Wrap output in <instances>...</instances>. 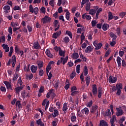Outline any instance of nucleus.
Listing matches in <instances>:
<instances>
[{"mask_svg":"<svg viewBox=\"0 0 126 126\" xmlns=\"http://www.w3.org/2000/svg\"><path fill=\"white\" fill-rule=\"evenodd\" d=\"M54 91H55V90L54 89H51L49 91V92L47 93V94H46V98H47V99H49V98H50L51 97V96L53 98H55V97H56V96H57V94H56V93H55V92H54Z\"/></svg>","mask_w":126,"mask_h":126,"instance_id":"f257e3e1","label":"nucleus"},{"mask_svg":"<svg viewBox=\"0 0 126 126\" xmlns=\"http://www.w3.org/2000/svg\"><path fill=\"white\" fill-rule=\"evenodd\" d=\"M122 89H123V84L121 83L117 84L116 85V90L117 91L116 94L118 95V96L121 95V90H122Z\"/></svg>","mask_w":126,"mask_h":126,"instance_id":"f03ea898","label":"nucleus"},{"mask_svg":"<svg viewBox=\"0 0 126 126\" xmlns=\"http://www.w3.org/2000/svg\"><path fill=\"white\" fill-rule=\"evenodd\" d=\"M30 12H32L33 13L34 12V14H38V12H39V8L38 7L33 8V6L32 5H30L29 6Z\"/></svg>","mask_w":126,"mask_h":126,"instance_id":"7ed1b4c3","label":"nucleus"},{"mask_svg":"<svg viewBox=\"0 0 126 126\" xmlns=\"http://www.w3.org/2000/svg\"><path fill=\"white\" fill-rule=\"evenodd\" d=\"M94 46L95 47V50H99V49H101L102 48V46H103V43H97V41L95 40L94 41Z\"/></svg>","mask_w":126,"mask_h":126,"instance_id":"20e7f679","label":"nucleus"},{"mask_svg":"<svg viewBox=\"0 0 126 126\" xmlns=\"http://www.w3.org/2000/svg\"><path fill=\"white\" fill-rule=\"evenodd\" d=\"M15 52L18 55H21V57H22V56H23V54H24V52H23V51H19V49L17 45H16L15 47Z\"/></svg>","mask_w":126,"mask_h":126,"instance_id":"39448f33","label":"nucleus"},{"mask_svg":"<svg viewBox=\"0 0 126 126\" xmlns=\"http://www.w3.org/2000/svg\"><path fill=\"white\" fill-rule=\"evenodd\" d=\"M109 83H116L117 82V77H112L110 76L108 78Z\"/></svg>","mask_w":126,"mask_h":126,"instance_id":"423d86ee","label":"nucleus"},{"mask_svg":"<svg viewBox=\"0 0 126 126\" xmlns=\"http://www.w3.org/2000/svg\"><path fill=\"white\" fill-rule=\"evenodd\" d=\"M117 121V117H116V116L113 115L110 119V124H111V126H116L115 125V122Z\"/></svg>","mask_w":126,"mask_h":126,"instance_id":"0eeeda50","label":"nucleus"},{"mask_svg":"<svg viewBox=\"0 0 126 126\" xmlns=\"http://www.w3.org/2000/svg\"><path fill=\"white\" fill-rule=\"evenodd\" d=\"M97 110L98 106L97 105H94L90 110V113H91V114H94V113H96Z\"/></svg>","mask_w":126,"mask_h":126,"instance_id":"6e6552de","label":"nucleus"},{"mask_svg":"<svg viewBox=\"0 0 126 126\" xmlns=\"http://www.w3.org/2000/svg\"><path fill=\"white\" fill-rule=\"evenodd\" d=\"M83 19H87V20H91V16L87 15V13L83 14L82 16Z\"/></svg>","mask_w":126,"mask_h":126,"instance_id":"1a4fd4ad","label":"nucleus"},{"mask_svg":"<svg viewBox=\"0 0 126 126\" xmlns=\"http://www.w3.org/2000/svg\"><path fill=\"white\" fill-rule=\"evenodd\" d=\"M42 22L43 24L45 23H47V22H51V18L49 17L48 16H46L44 18L42 19Z\"/></svg>","mask_w":126,"mask_h":126,"instance_id":"9d476101","label":"nucleus"},{"mask_svg":"<svg viewBox=\"0 0 126 126\" xmlns=\"http://www.w3.org/2000/svg\"><path fill=\"white\" fill-rule=\"evenodd\" d=\"M92 92L94 96H96L97 92V86L95 84L93 85Z\"/></svg>","mask_w":126,"mask_h":126,"instance_id":"9b49d317","label":"nucleus"},{"mask_svg":"<svg viewBox=\"0 0 126 126\" xmlns=\"http://www.w3.org/2000/svg\"><path fill=\"white\" fill-rule=\"evenodd\" d=\"M3 83L6 86L7 89L8 90L10 89V90H12V87H11V84L9 82L4 81Z\"/></svg>","mask_w":126,"mask_h":126,"instance_id":"f8f14e48","label":"nucleus"},{"mask_svg":"<svg viewBox=\"0 0 126 126\" xmlns=\"http://www.w3.org/2000/svg\"><path fill=\"white\" fill-rule=\"evenodd\" d=\"M68 60V57H66L65 58L63 57L61 58V63H63V64L64 65L66 63H67V61Z\"/></svg>","mask_w":126,"mask_h":126,"instance_id":"ddd939ff","label":"nucleus"},{"mask_svg":"<svg viewBox=\"0 0 126 126\" xmlns=\"http://www.w3.org/2000/svg\"><path fill=\"white\" fill-rule=\"evenodd\" d=\"M62 34V31H60L59 32H55L52 35V38H54V39H57L58 37H59Z\"/></svg>","mask_w":126,"mask_h":126,"instance_id":"4468645a","label":"nucleus"},{"mask_svg":"<svg viewBox=\"0 0 126 126\" xmlns=\"http://www.w3.org/2000/svg\"><path fill=\"white\" fill-rule=\"evenodd\" d=\"M37 69H38V68L36 65H32L31 66V70L32 73H36Z\"/></svg>","mask_w":126,"mask_h":126,"instance_id":"2eb2a0df","label":"nucleus"},{"mask_svg":"<svg viewBox=\"0 0 126 126\" xmlns=\"http://www.w3.org/2000/svg\"><path fill=\"white\" fill-rule=\"evenodd\" d=\"M16 63V57L15 55H13L12 57V67L15 66V64Z\"/></svg>","mask_w":126,"mask_h":126,"instance_id":"dca6fc26","label":"nucleus"},{"mask_svg":"<svg viewBox=\"0 0 126 126\" xmlns=\"http://www.w3.org/2000/svg\"><path fill=\"white\" fill-rule=\"evenodd\" d=\"M83 115H86L87 116L89 114V109L87 107H85L81 110Z\"/></svg>","mask_w":126,"mask_h":126,"instance_id":"f3484780","label":"nucleus"},{"mask_svg":"<svg viewBox=\"0 0 126 126\" xmlns=\"http://www.w3.org/2000/svg\"><path fill=\"white\" fill-rule=\"evenodd\" d=\"M55 63V62L54 61H50L47 67H46V69L48 70H51V69H52V64H54Z\"/></svg>","mask_w":126,"mask_h":126,"instance_id":"a211bd4d","label":"nucleus"},{"mask_svg":"<svg viewBox=\"0 0 126 126\" xmlns=\"http://www.w3.org/2000/svg\"><path fill=\"white\" fill-rule=\"evenodd\" d=\"M35 123H36V125H38V126H45V125L44 124L43 122H42V119H39L36 120Z\"/></svg>","mask_w":126,"mask_h":126,"instance_id":"6ab92c4d","label":"nucleus"},{"mask_svg":"<svg viewBox=\"0 0 126 126\" xmlns=\"http://www.w3.org/2000/svg\"><path fill=\"white\" fill-rule=\"evenodd\" d=\"M71 57L73 60H77L79 58V55H78V53L75 52L72 54Z\"/></svg>","mask_w":126,"mask_h":126,"instance_id":"aec40b11","label":"nucleus"},{"mask_svg":"<svg viewBox=\"0 0 126 126\" xmlns=\"http://www.w3.org/2000/svg\"><path fill=\"white\" fill-rule=\"evenodd\" d=\"M45 54L46 55V56H47L48 57V58H50V59L53 58V54H52V53H51V51L49 50H46V52H45Z\"/></svg>","mask_w":126,"mask_h":126,"instance_id":"412c9836","label":"nucleus"},{"mask_svg":"<svg viewBox=\"0 0 126 126\" xmlns=\"http://www.w3.org/2000/svg\"><path fill=\"white\" fill-rule=\"evenodd\" d=\"M4 9V12L5 13V14H7V13H8V10L10 9V7L9 5H5L3 7Z\"/></svg>","mask_w":126,"mask_h":126,"instance_id":"4be33fe9","label":"nucleus"},{"mask_svg":"<svg viewBox=\"0 0 126 126\" xmlns=\"http://www.w3.org/2000/svg\"><path fill=\"white\" fill-rule=\"evenodd\" d=\"M117 111H118L116 112V116L117 117H120L123 115V110H120V108H117Z\"/></svg>","mask_w":126,"mask_h":126,"instance_id":"5701e85b","label":"nucleus"},{"mask_svg":"<svg viewBox=\"0 0 126 126\" xmlns=\"http://www.w3.org/2000/svg\"><path fill=\"white\" fill-rule=\"evenodd\" d=\"M99 126H109L107 122L105 120H101L100 121Z\"/></svg>","mask_w":126,"mask_h":126,"instance_id":"b1692460","label":"nucleus"},{"mask_svg":"<svg viewBox=\"0 0 126 126\" xmlns=\"http://www.w3.org/2000/svg\"><path fill=\"white\" fill-rule=\"evenodd\" d=\"M121 61H122V58H121V57H120L119 56H118L117 58V62L118 63V67H120V68L122 65V63H121Z\"/></svg>","mask_w":126,"mask_h":126,"instance_id":"393cba45","label":"nucleus"},{"mask_svg":"<svg viewBox=\"0 0 126 126\" xmlns=\"http://www.w3.org/2000/svg\"><path fill=\"white\" fill-rule=\"evenodd\" d=\"M92 51H93V48H92L91 46H89L87 47L85 52V53H91Z\"/></svg>","mask_w":126,"mask_h":126,"instance_id":"a878e982","label":"nucleus"},{"mask_svg":"<svg viewBox=\"0 0 126 126\" xmlns=\"http://www.w3.org/2000/svg\"><path fill=\"white\" fill-rule=\"evenodd\" d=\"M23 89V87H22V86H20V87H16L15 90L16 91V94H19V92H20V91H21V90H22V89Z\"/></svg>","mask_w":126,"mask_h":126,"instance_id":"bb28decb","label":"nucleus"},{"mask_svg":"<svg viewBox=\"0 0 126 126\" xmlns=\"http://www.w3.org/2000/svg\"><path fill=\"white\" fill-rule=\"evenodd\" d=\"M103 116L105 117H108V116H111V110L107 109L104 113Z\"/></svg>","mask_w":126,"mask_h":126,"instance_id":"cd10ccee","label":"nucleus"},{"mask_svg":"<svg viewBox=\"0 0 126 126\" xmlns=\"http://www.w3.org/2000/svg\"><path fill=\"white\" fill-rule=\"evenodd\" d=\"M2 46H4L3 49L5 50L6 53L9 52V47H8V45H7V44L5 45V44H3Z\"/></svg>","mask_w":126,"mask_h":126,"instance_id":"c85d7f7f","label":"nucleus"},{"mask_svg":"<svg viewBox=\"0 0 126 126\" xmlns=\"http://www.w3.org/2000/svg\"><path fill=\"white\" fill-rule=\"evenodd\" d=\"M102 28L103 31H107L109 28V25L107 24H104L102 25Z\"/></svg>","mask_w":126,"mask_h":126,"instance_id":"c756f323","label":"nucleus"},{"mask_svg":"<svg viewBox=\"0 0 126 126\" xmlns=\"http://www.w3.org/2000/svg\"><path fill=\"white\" fill-rule=\"evenodd\" d=\"M33 48L35 50H38L40 48V45L38 43V42H35L33 43Z\"/></svg>","mask_w":126,"mask_h":126,"instance_id":"7c9ffc66","label":"nucleus"},{"mask_svg":"<svg viewBox=\"0 0 126 126\" xmlns=\"http://www.w3.org/2000/svg\"><path fill=\"white\" fill-rule=\"evenodd\" d=\"M110 37L112 38V41H115L116 40L117 37L113 32H110Z\"/></svg>","mask_w":126,"mask_h":126,"instance_id":"2f4dec72","label":"nucleus"},{"mask_svg":"<svg viewBox=\"0 0 126 126\" xmlns=\"http://www.w3.org/2000/svg\"><path fill=\"white\" fill-rule=\"evenodd\" d=\"M114 18V16H113V13L112 12H108V21L112 20Z\"/></svg>","mask_w":126,"mask_h":126,"instance_id":"473e14b6","label":"nucleus"},{"mask_svg":"<svg viewBox=\"0 0 126 126\" xmlns=\"http://www.w3.org/2000/svg\"><path fill=\"white\" fill-rule=\"evenodd\" d=\"M88 74V68L87 66H85L84 68V75L86 76Z\"/></svg>","mask_w":126,"mask_h":126,"instance_id":"72a5a7b5","label":"nucleus"},{"mask_svg":"<svg viewBox=\"0 0 126 126\" xmlns=\"http://www.w3.org/2000/svg\"><path fill=\"white\" fill-rule=\"evenodd\" d=\"M90 79H91V78L90 76L88 75L86 78V82L87 86H89V84H90Z\"/></svg>","mask_w":126,"mask_h":126,"instance_id":"f704fd0d","label":"nucleus"},{"mask_svg":"<svg viewBox=\"0 0 126 126\" xmlns=\"http://www.w3.org/2000/svg\"><path fill=\"white\" fill-rule=\"evenodd\" d=\"M38 68L39 69H41L43 66H44V62L42 61H40L38 63Z\"/></svg>","mask_w":126,"mask_h":126,"instance_id":"c9c22d12","label":"nucleus"},{"mask_svg":"<svg viewBox=\"0 0 126 126\" xmlns=\"http://www.w3.org/2000/svg\"><path fill=\"white\" fill-rule=\"evenodd\" d=\"M82 31H85V28H84V27L77 29V33L81 34V32H82Z\"/></svg>","mask_w":126,"mask_h":126,"instance_id":"e433bc0d","label":"nucleus"},{"mask_svg":"<svg viewBox=\"0 0 126 126\" xmlns=\"http://www.w3.org/2000/svg\"><path fill=\"white\" fill-rule=\"evenodd\" d=\"M66 111H67V104L66 103H64L63 107V111L64 112V113L65 114V112H66Z\"/></svg>","mask_w":126,"mask_h":126,"instance_id":"4c0bfd02","label":"nucleus"},{"mask_svg":"<svg viewBox=\"0 0 126 126\" xmlns=\"http://www.w3.org/2000/svg\"><path fill=\"white\" fill-rule=\"evenodd\" d=\"M59 55L61 57H64V51L62 50V49L59 50Z\"/></svg>","mask_w":126,"mask_h":126,"instance_id":"58836bf2","label":"nucleus"},{"mask_svg":"<svg viewBox=\"0 0 126 126\" xmlns=\"http://www.w3.org/2000/svg\"><path fill=\"white\" fill-rule=\"evenodd\" d=\"M102 97V88H99L98 90V97L99 98Z\"/></svg>","mask_w":126,"mask_h":126,"instance_id":"ea45409f","label":"nucleus"},{"mask_svg":"<svg viewBox=\"0 0 126 126\" xmlns=\"http://www.w3.org/2000/svg\"><path fill=\"white\" fill-rule=\"evenodd\" d=\"M65 34L68 35V36H69V37L71 39H72V33H71V32H70L69 31H66L65 32Z\"/></svg>","mask_w":126,"mask_h":126,"instance_id":"a19ab883","label":"nucleus"},{"mask_svg":"<svg viewBox=\"0 0 126 126\" xmlns=\"http://www.w3.org/2000/svg\"><path fill=\"white\" fill-rule=\"evenodd\" d=\"M76 74V73L75 72V71H72L71 74L70 75V78L71 79H73V78H74Z\"/></svg>","mask_w":126,"mask_h":126,"instance_id":"79ce46f5","label":"nucleus"},{"mask_svg":"<svg viewBox=\"0 0 126 126\" xmlns=\"http://www.w3.org/2000/svg\"><path fill=\"white\" fill-rule=\"evenodd\" d=\"M91 6V4L90 3H88L86 5V10L88 11L90 10V7Z\"/></svg>","mask_w":126,"mask_h":126,"instance_id":"37998d69","label":"nucleus"},{"mask_svg":"<svg viewBox=\"0 0 126 126\" xmlns=\"http://www.w3.org/2000/svg\"><path fill=\"white\" fill-rule=\"evenodd\" d=\"M16 107H18L19 109H20V108H22V106H21V103L19 100L16 101Z\"/></svg>","mask_w":126,"mask_h":126,"instance_id":"c03bdc74","label":"nucleus"},{"mask_svg":"<svg viewBox=\"0 0 126 126\" xmlns=\"http://www.w3.org/2000/svg\"><path fill=\"white\" fill-rule=\"evenodd\" d=\"M89 13L91 15H94L96 13V11H95L93 9H91L90 10Z\"/></svg>","mask_w":126,"mask_h":126,"instance_id":"a18cd8bd","label":"nucleus"},{"mask_svg":"<svg viewBox=\"0 0 126 126\" xmlns=\"http://www.w3.org/2000/svg\"><path fill=\"white\" fill-rule=\"evenodd\" d=\"M80 64H78L76 67V71L77 73H78V74L80 73Z\"/></svg>","mask_w":126,"mask_h":126,"instance_id":"49530a36","label":"nucleus"},{"mask_svg":"<svg viewBox=\"0 0 126 126\" xmlns=\"http://www.w3.org/2000/svg\"><path fill=\"white\" fill-rule=\"evenodd\" d=\"M70 15V13H69V11H67V12L65 14V17L67 20H69Z\"/></svg>","mask_w":126,"mask_h":126,"instance_id":"de8ad7c7","label":"nucleus"},{"mask_svg":"<svg viewBox=\"0 0 126 126\" xmlns=\"http://www.w3.org/2000/svg\"><path fill=\"white\" fill-rule=\"evenodd\" d=\"M54 115L53 118H56V117L59 115V111L57 109H55L54 111Z\"/></svg>","mask_w":126,"mask_h":126,"instance_id":"09e8293b","label":"nucleus"},{"mask_svg":"<svg viewBox=\"0 0 126 126\" xmlns=\"http://www.w3.org/2000/svg\"><path fill=\"white\" fill-rule=\"evenodd\" d=\"M66 83L67 84L65 85V86H64V88L65 90H67L69 88V82H68V81L67 80L66 81Z\"/></svg>","mask_w":126,"mask_h":126,"instance_id":"8fccbe9b","label":"nucleus"},{"mask_svg":"<svg viewBox=\"0 0 126 126\" xmlns=\"http://www.w3.org/2000/svg\"><path fill=\"white\" fill-rule=\"evenodd\" d=\"M44 89H45V87L44 86H41L38 91L39 93H44Z\"/></svg>","mask_w":126,"mask_h":126,"instance_id":"3c124183","label":"nucleus"},{"mask_svg":"<svg viewBox=\"0 0 126 126\" xmlns=\"http://www.w3.org/2000/svg\"><path fill=\"white\" fill-rule=\"evenodd\" d=\"M53 24H54V27L55 28H57L58 26V24H59V21L57 20H54V22H53Z\"/></svg>","mask_w":126,"mask_h":126,"instance_id":"603ef678","label":"nucleus"},{"mask_svg":"<svg viewBox=\"0 0 126 126\" xmlns=\"http://www.w3.org/2000/svg\"><path fill=\"white\" fill-rule=\"evenodd\" d=\"M110 55V49H108L104 55V58H108Z\"/></svg>","mask_w":126,"mask_h":126,"instance_id":"864d4df0","label":"nucleus"},{"mask_svg":"<svg viewBox=\"0 0 126 126\" xmlns=\"http://www.w3.org/2000/svg\"><path fill=\"white\" fill-rule=\"evenodd\" d=\"M18 77H19V75H18V74H15L14 75V77L13 78V81H15V80H16V79H17V78H18Z\"/></svg>","mask_w":126,"mask_h":126,"instance_id":"5fc2aeb1","label":"nucleus"},{"mask_svg":"<svg viewBox=\"0 0 126 126\" xmlns=\"http://www.w3.org/2000/svg\"><path fill=\"white\" fill-rule=\"evenodd\" d=\"M54 2L55 0H51L49 2L50 5L52 6V7H54L55 6V3H54Z\"/></svg>","mask_w":126,"mask_h":126,"instance_id":"6e6d98bb","label":"nucleus"},{"mask_svg":"<svg viewBox=\"0 0 126 126\" xmlns=\"http://www.w3.org/2000/svg\"><path fill=\"white\" fill-rule=\"evenodd\" d=\"M78 93H79V92L78 91H75L72 92L71 93V96H76V94H78Z\"/></svg>","mask_w":126,"mask_h":126,"instance_id":"4d7b16f0","label":"nucleus"},{"mask_svg":"<svg viewBox=\"0 0 126 126\" xmlns=\"http://www.w3.org/2000/svg\"><path fill=\"white\" fill-rule=\"evenodd\" d=\"M63 40L64 43H68V42H69V38L67 36L64 37Z\"/></svg>","mask_w":126,"mask_h":126,"instance_id":"13d9d810","label":"nucleus"},{"mask_svg":"<svg viewBox=\"0 0 126 126\" xmlns=\"http://www.w3.org/2000/svg\"><path fill=\"white\" fill-rule=\"evenodd\" d=\"M39 76H43L44 75V70L43 69H40L38 73Z\"/></svg>","mask_w":126,"mask_h":126,"instance_id":"bf43d9fd","label":"nucleus"},{"mask_svg":"<svg viewBox=\"0 0 126 126\" xmlns=\"http://www.w3.org/2000/svg\"><path fill=\"white\" fill-rule=\"evenodd\" d=\"M117 44V42H116V40H112L111 42H110V46L111 47H114Z\"/></svg>","mask_w":126,"mask_h":126,"instance_id":"052dcab7","label":"nucleus"},{"mask_svg":"<svg viewBox=\"0 0 126 126\" xmlns=\"http://www.w3.org/2000/svg\"><path fill=\"white\" fill-rule=\"evenodd\" d=\"M93 104V101L92 100L90 101V102L88 103L87 107H89V108L92 107Z\"/></svg>","mask_w":126,"mask_h":126,"instance_id":"680f3d73","label":"nucleus"},{"mask_svg":"<svg viewBox=\"0 0 126 126\" xmlns=\"http://www.w3.org/2000/svg\"><path fill=\"white\" fill-rule=\"evenodd\" d=\"M96 24H97V21H96L95 20H94L92 21V25L93 27H95Z\"/></svg>","mask_w":126,"mask_h":126,"instance_id":"e2e57ef3","label":"nucleus"},{"mask_svg":"<svg viewBox=\"0 0 126 126\" xmlns=\"http://www.w3.org/2000/svg\"><path fill=\"white\" fill-rule=\"evenodd\" d=\"M11 25L12 27H15V26H18V24L17 23H14V22H12L11 23Z\"/></svg>","mask_w":126,"mask_h":126,"instance_id":"0e129e2a","label":"nucleus"},{"mask_svg":"<svg viewBox=\"0 0 126 126\" xmlns=\"http://www.w3.org/2000/svg\"><path fill=\"white\" fill-rule=\"evenodd\" d=\"M40 11H41L42 13H46V8L44 7H42L40 9Z\"/></svg>","mask_w":126,"mask_h":126,"instance_id":"69168bd1","label":"nucleus"},{"mask_svg":"<svg viewBox=\"0 0 126 126\" xmlns=\"http://www.w3.org/2000/svg\"><path fill=\"white\" fill-rule=\"evenodd\" d=\"M120 15L122 18H124V16H126V13L125 12H122L120 13Z\"/></svg>","mask_w":126,"mask_h":126,"instance_id":"338daca9","label":"nucleus"},{"mask_svg":"<svg viewBox=\"0 0 126 126\" xmlns=\"http://www.w3.org/2000/svg\"><path fill=\"white\" fill-rule=\"evenodd\" d=\"M122 66L124 67H126V61H125L124 60H122Z\"/></svg>","mask_w":126,"mask_h":126,"instance_id":"774afa93","label":"nucleus"}]
</instances>
